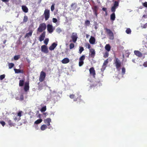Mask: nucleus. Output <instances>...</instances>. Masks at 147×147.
<instances>
[{
	"label": "nucleus",
	"mask_w": 147,
	"mask_h": 147,
	"mask_svg": "<svg viewBox=\"0 0 147 147\" xmlns=\"http://www.w3.org/2000/svg\"><path fill=\"white\" fill-rule=\"evenodd\" d=\"M5 76V75L4 74L1 75L0 76V79L1 80H2L4 79Z\"/></svg>",
	"instance_id": "c03bdc74"
},
{
	"label": "nucleus",
	"mask_w": 147,
	"mask_h": 147,
	"mask_svg": "<svg viewBox=\"0 0 147 147\" xmlns=\"http://www.w3.org/2000/svg\"><path fill=\"white\" fill-rule=\"evenodd\" d=\"M146 39H147V38H146Z\"/></svg>",
	"instance_id": "69168bd1"
},
{
	"label": "nucleus",
	"mask_w": 147,
	"mask_h": 147,
	"mask_svg": "<svg viewBox=\"0 0 147 147\" xmlns=\"http://www.w3.org/2000/svg\"><path fill=\"white\" fill-rule=\"evenodd\" d=\"M85 24L86 25L88 26L90 24V22L88 20H87L85 22Z\"/></svg>",
	"instance_id": "09e8293b"
},
{
	"label": "nucleus",
	"mask_w": 147,
	"mask_h": 147,
	"mask_svg": "<svg viewBox=\"0 0 147 147\" xmlns=\"http://www.w3.org/2000/svg\"><path fill=\"white\" fill-rule=\"evenodd\" d=\"M106 30L107 33L109 34H110L112 32L109 29L106 28Z\"/></svg>",
	"instance_id": "37998d69"
},
{
	"label": "nucleus",
	"mask_w": 147,
	"mask_h": 147,
	"mask_svg": "<svg viewBox=\"0 0 147 147\" xmlns=\"http://www.w3.org/2000/svg\"><path fill=\"white\" fill-rule=\"evenodd\" d=\"M85 59L84 55H83L79 58V65L80 66H81L84 64V60Z\"/></svg>",
	"instance_id": "20e7f679"
},
{
	"label": "nucleus",
	"mask_w": 147,
	"mask_h": 147,
	"mask_svg": "<svg viewBox=\"0 0 147 147\" xmlns=\"http://www.w3.org/2000/svg\"><path fill=\"white\" fill-rule=\"evenodd\" d=\"M5 43V41H4V43Z\"/></svg>",
	"instance_id": "e2e57ef3"
},
{
	"label": "nucleus",
	"mask_w": 147,
	"mask_h": 147,
	"mask_svg": "<svg viewBox=\"0 0 147 147\" xmlns=\"http://www.w3.org/2000/svg\"><path fill=\"white\" fill-rule=\"evenodd\" d=\"M109 38L113 40L114 38L113 34L112 32L110 34H109Z\"/></svg>",
	"instance_id": "c85d7f7f"
},
{
	"label": "nucleus",
	"mask_w": 147,
	"mask_h": 147,
	"mask_svg": "<svg viewBox=\"0 0 147 147\" xmlns=\"http://www.w3.org/2000/svg\"><path fill=\"white\" fill-rule=\"evenodd\" d=\"M131 30L129 28L127 29L126 30V32L127 34H130L131 33Z\"/></svg>",
	"instance_id": "473e14b6"
},
{
	"label": "nucleus",
	"mask_w": 147,
	"mask_h": 147,
	"mask_svg": "<svg viewBox=\"0 0 147 147\" xmlns=\"http://www.w3.org/2000/svg\"><path fill=\"white\" fill-rule=\"evenodd\" d=\"M143 5L145 7H147V2H146L145 3H143Z\"/></svg>",
	"instance_id": "8fccbe9b"
},
{
	"label": "nucleus",
	"mask_w": 147,
	"mask_h": 147,
	"mask_svg": "<svg viewBox=\"0 0 147 147\" xmlns=\"http://www.w3.org/2000/svg\"><path fill=\"white\" fill-rule=\"evenodd\" d=\"M46 110V106H44L43 107H42V109H41L40 111L42 112L45 111Z\"/></svg>",
	"instance_id": "72a5a7b5"
},
{
	"label": "nucleus",
	"mask_w": 147,
	"mask_h": 147,
	"mask_svg": "<svg viewBox=\"0 0 147 147\" xmlns=\"http://www.w3.org/2000/svg\"><path fill=\"white\" fill-rule=\"evenodd\" d=\"M74 47V44L73 43H71L70 44L69 48L70 49L73 48Z\"/></svg>",
	"instance_id": "f704fd0d"
},
{
	"label": "nucleus",
	"mask_w": 147,
	"mask_h": 147,
	"mask_svg": "<svg viewBox=\"0 0 147 147\" xmlns=\"http://www.w3.org/2000/svg\"><path fill=\"white\" fill-rule=\"evenodd\" d=\"M54 9V5L53 4L51 6V10L53 11Z\"/></svg>",
	"instance_id": "a18cd8bd"
},
{
	"label": "nucleus",
	"mask_w": 147,
	"mask_h": 147,
	"mask_svg": "<svg viewBox=\"0 0 147 147\" xmlns=\"http://www.w3.org/2000/svg\"><path fill=\"white\" fill-rule=\"evenodd\" d=\"M69 97L71 98H74L75 97V96L74 94H72L70 95Z\"/></svg>",
	"instance_id": "49530a36"
},
{
	"label": "nucleus",
	"mask_w": 147,
	"mask_h": 147,
	"mask_svg": "<svg viewBox=\"0 0 147 147\" xmlns=\"http://www.w3.org/2000/svg\"><path fill=\"white\" fill-rule=\"evenodd\" d=\"M42 121V120L41 119H38L35 121L34 123L36 124H38L41 123Z\"/></svg>",
	"instance_id": "b1692460"
},
{
	"label": "nucleus",
	"mask_w": 147,
	"mask_h": 147,
	"mask_svg": "<svg viewBox=\"0 0 147 147\" xmlns=\"http://www.w3.org/2000/svg\"><path fill=\"white\" fill-rule=\"evenodd\" d=\"M24 81L23 80H20L19 82V86H23L24 84Z\"/></svg>",
	"instance_id": "7c9ffc66"
},
{
	"label": "nucleus",
	"mask_w": 147,
	"mask_h": 147,
	"mask_svg": "<svg viewBox=\"0 0 147 147\" xmlns=\"http://www.w3.org/2000/svg\"><path fill=\"white\" fill-rule=\"evenodd\" d=\"M45 16V20H47L50 17V11L49 10L46 9L44 13Z\"/></svg>",
	"instance_id": "f257e3e1"
},
{
	"label": "nucleus",
	"mask_w": 147,
	"mask_h": 147,
	"mask_svg": "<svg viewBox=\"0 0 147 147\" xmlns=\"http://www.w3.org/2000/svg\"><path fill=\"white\" fill-rule=\"evenodd\" d=\"M89 42L92 45H94L95 44L96 39L95 38L92 36H91L89 39Z\"/></svg>",
	"instance_id": "9d476101"
},
{
	"label": "nucleus",
	"mask_w": 147,
	"mask_h": 147,
	"mask_svg": "<svg viewBox=\"0 0 147 147\" xmlns=\"http://www.w3.org/2000/svg\"><path fill=\"white\" fill-rule=\"evenodd\" d=\"M89 55L91 57H94L95 54V51L93 49H90Z\"/></svg>",
	"instance_id": "1a4fd4ad"
},
{
	"label": "nucleus",
	"mask_w": 147,
	"mask_h": 147,
	"mask_svg": "<svg viewBox=\"0 0 147 147\" xmlns=\"http://www.w3.org/2000/svg\"><path fill=\"white\" fill-rule=\"evenodd\" d=\"M51 119L50 118H48L44 120V123L47 126H49L50 125V123L51 122Z\"/></svg>",
	"instance_id": "6e6552de"
},
{
	"label": "nucleus",
	"mask_w": 147,
	"mask_h": 147,
	"mask_svg": "<svg viewBox=\"0 0 147 147\" xmlns=\"http://www.w3.org/2000/svg\"><path fill=\"white\" fill-rule=\"evenodd\" d=\"M111 47L109 44H107L105 47V49L107 51L109 52L110 50Z\"/></svg>",
	"instance_id": "4be33fe9"
},
{
	"label": "nucleus",
	"mask_w": 147,
	"mask_h": 147,
	"mask_svg": "<svg viewBox=\"0 0 147 147\" xmlns=\"http://www.w3.org/2000/svg\"><path fill=\"white\" fill-rule=\"evenodd\" d=\"M1 1L4 2H8L9 1V0H1Z\"/></svg>",
	"instance_id": "6e6d98bb"
},
{
	"label": "nucleus",
	"mask_w": 147,
	"mask_h": 147,
	"mask_svg": "<svg viewBox=\"0 0 147 147\" xmlns=\"http://www.w3.org/2000/svg\"><path fill=\"white\" fill-rule=\"evenodd\" d=\"M108 63L107 59L103 63L102 65V68L101 69V70L102 71H104L106 67V65Z\"/></svg>",
	"instance_id": "dca6fc26"
},
{
	"label": "nucleus",
	"mask_w": 147,
	"mask_h": 147,
	"mask_svg": "<svg viewBox=\"0 0 147 147\" xmlns=\"http://www.w3.org/2000/svg\"><path fill=\"white\" fill-rule=\"evenodd\" d=\"M22 8L23 11L25 13H26L28 12V7L25 5H22Z\"/></svg>",
	"instance_id": "f3484780"
},
{
	"label": "nucleus",
	"mask_w": 147,
	"mask_h": 147,
	"mask_svg": "<svg viewBox=\"0 0 147 147\" xmlns=\"http://www.w3.org/2000/svg\"><path fill=\"white\" fill-rule=\"evenodd\" d=\"M122 72L124 74L125 72V69L124 68H123L122 69Z\"/></svg>",
	"instance_id": "864d4df0"
},
{
	"label": "nucleus",
	"mask_w": 147,
	"mask_h": 147,
	"mask_svg": "<svg viewBox=\"0 0 147 147\" xmlns=\"http://www.w3.org/2000/svg\"><path fill=\"white\" fill-rule=\"evenodd\" d=\"M86 38H88V37H89V36H90V35H89L88 34H86Z\"/></svg>",
	"instance_id": "13d9d810"
},
{
	"label": "nucleus",
	"mask_w": 147,
	"mask_h": 147,
	"mask_svg": "<svg viewBox=\"0 0 147 147\" xmlns=\"http://www.w3.org/2000/svg\"><path fill=\"white\" fill-rule=\"evenodd\" d=\"M13 119L15 121H18L20 120L21 119V118H20V117H18V116L17 115L16 116H15L13 118Z\"/></svg>",
	"instance_id": "cd10ccee"
},
{
	"label": "nucleus",
	"mask_w": 147,
	"mask_h": 147,
	"mask_svg": "<svg viewBox=\"0 0 147 147\" xmlns=\"http://www.w3.org/2000/svg\"><path fill=\"white\" fill-rule=\"evenodd\" d=\"M106 15H107V12L106 11Z\"/></svg>",
	"instance_id": "680f3d73"
},
{
	"label": "nucleus",
	"mask_w": 147,
	"mask_h": 147,
	"mask_svg": "<svg viewBox=\"0 0 147 147\" xmlns=\"http://www.w3.org/2000/svg\"><path fill=\"white\" fill-rule=\"evenodd\" d=\"M84 50V48L83 47H80L79 50V53L81 54Z\"/></svg>",
	"instance_id": "ea45409f"
},
{
	"label": "nucleus",
	"mask_w": 147,
	"mask_h": 147,
	"mask_svg": "<svg viewBox=\"0 0 147 147\" xmlns=\"http://www.w3.org/2000/svg\"><path fill=\"white\" fill-rule=\"evenodd\" d=\"M90 74L94 77L95 75V72L93 67H92L89 70Z\"/></svg>",
	"instance_id": "f8f14e48"
},
{
	"label": "nucleus",
	"mask_w": 147,
	"mask_h": 147,
	"mask_svg": "<svg viewBox=\"0 0 147 147\" xmlns=\"http://www.w3.org/2000/svg\"><path fill=\"white\" fill-rule=\"evenodd\" d=\"M143 28H145L147 27V23L145 24L143 26H142Z\"/></svg>",
	"instance_id": "3c124183"
},
{
	"label": "nucleus",
	"mask_w": 147,
	"mask_h": 147,
	"mask_svg": "<svg viewBox=\"0 0 147 147\" xmlns=\"http://www.w3.org/2000/svg\"><path fill=\"white\" fill-rule=\"evenodd\" d=\"M134 53L138 57H140L142 56V53L138 51H134Z\"/></svg>",
	"instance_id": "412c9836"
},
{
	"label": "nucleus",
	"mask_w": 147,
	"mask_h": 147,
	"mask_svg": "<svg viewBox=\"0 0 147 147\" xmlns=\"http://www.w3.org/2000/svg\"><path fill=\"white\" fill-rule=\"evenodd\" d=\"M69 62V59L67 58H65L61 61V62L63 64H66Z\"/></svg>",
	"instance_id": "2eb2a0df"
},
{
	"label": "nucleus",
	"mask_w": 147,
	"mask_h": 147,
	"mask_svg": "<svg viewBox=\"0 0 147 147\" xmlns=\"http://www.w3.org/2000/svg\"><path fill=\"white\" fill-rule=\"evenodd\" d=\"M22 113L23 112L22 111H20L18 113L17 115L18 117H20H20L22 116Z\"/></svg>",
	"instance_id": "2f4dec72"
},
{
	"label": "nucleus",
	"mask_w": 147,
	"mask_h": 147,
	"mask_svg": "<svg viewBox=\"0 0 147 147\" xmlns=\"http://www.w3.org/2000/svg\"><path fill=\"white\" fill-rule=\"evenodd\" d=\"M105 54L107 55V56H108V53H107L106 52L105 53Z\"/></svg>",
	"instance_id": "bf43d9fd"
},
{
	"label": "nucleus",
	"mask_w": 147,
	"mask_h": 147,
	"mask_svg": "<svg viewBox=\"0 0 147 147\" xmlns=\"http://www.w3.org/2000/svg\"><path fill=\"white\" fill-rule=\"evenodd\" d=\"M32 31H31L29 32L26 33L25 35V37L28 38L29 37L31 36L32 34Z\"/></svg>",
	"instance_id": "5701e85b"
},
{
	"label": "nucleus",
	"mask_w": 147,
	"mask_h": 147,
	"mask_svg": "<svg viewBox=\"0 0 147 147\" xmlns=\"http://www.w3.org/2000/svg\"><path fill=\"white\" fill-rule=\"evenodd\" d=\"M49 41V39L48 38H46L45 39L44 41V43L46 45H47L48 44V42Z\"/></svg>",
	"instance_id": "4c0bfd02"
},
{
	"label": "nucleus",
	"mask_w": 147,
	"mask_h": 147,
	"mask_svg": "<svg viewBox=\"0 0 147 147\" xmlns=\"http://www.w3.org/2000/svg\"><path fill=\"white\" fill-rule=\"evenodd\" d=\"M45 32H43L40 36L39 38V40L40 41H42L44 39L45 37Z\"/></svg>",
	"instance_id": "a211bd4d"
},
{
	"label": "nucleus",
	"mask_w": 147,
	"mask_h": 147,
	"mask_svg": "<svg viewBox=\"0 0 147 147\" xmlns=\"http://www.w3.org/2000/svg\"><path fill=\"white\" fill-rule=\"evenodd\" d=\"M118 5L119 3L118 2L116 1H115L113 6L111 8V10L112 11L114 12L115 11L116 9L118 6Z\"/></svg>",
	"instance_id": "0eeeda50"
},
{
	"label": "nucleus",
	"mask_w": 147,
	"mask_h": 147,
	"mask_svg": "<svg viewBox=\"0 0 147 147\" xmlns=\"http://www.w3.org/2000/svg\"><path fill=\"white\" fill-rule=\"evenodd\" d=\"M86 48L88 49L89 50L90 49H91L90 48V45L89 43H87L86 45Z\"/></svg>",
	"instance_id": "a19ab883"
},
{
	"label": "nucleus",
	"mask_w": 147,
	"mask_h": 147,
	"mask_svg": "<svg viewBox=\"0 0 147 147\" xmlns=\"http://www.w3.org/2000/svg\"><path fill=\"white\" fill-rule=\"evenodd\" d=\"M0 123L1 124V125L3 126H4L5 124V122L3 121H0Z\"/></svg>",
	"instance_id": "de8ad7c7"
},
{
	"label": "nucleus",
	"mask_w": 147,
	"mask_h": 147,
	"mask_svg": "<svg viewBox=\"0 0 147 147\" xmlns=\"http://www.w3.org/2000/svg\"><path fill=\"white\" fill-rule=\"evenodd\" d=\"M57 45V43L55 42L53 43L49 47V49L50 51L53 50L54 49Z\"/></svg>",
	"instance_id": "9b49d317"
},
{
	"label": "nucleus",
	"mask_w": 147,
	"mask_h": 147,
	"mask_svg": "<svg viewBox=\"0 0 147 147\" xmlns=\"http://www.w3.org/2000/svg\"><path fill=\"white\" fill-rule=\"evenodd\" d=\"M20 58V55H17L13 57V59H12V61H13V59L15 60H18Z\"/></svg>",
	"instance_id": "a878e982"
},
{
	"label": "nucleus",
	"mask_w": 147,
	"mask_h": 147,
	"mask_svg": "<svg viewBox=\"0 0 147 147\" xmlns=\"http://www.w3.org/2000/svg\"><path fill=\"white\" fill-rule=\"evenodd\" d=\"M145 67H147V62H145L143 65Z\"/></svg>",
	"instance_id": "5fc2aeb1"
},
{
	"label": "nucleus",
	"mask_w": 147,
	"mask_h": 147,
	"mask_svg": "<svg viewBox=\"0 0 147 147\" xmlns=\"http://www.w3.org/2000/svg\"><path fill=\"white\" fill-rule=\"evenodd\" d=\"M111 20L112 21L115 20V13H114L111 15Z\"/></svg>",
	"instance_id": "393cba45"
},
{
	"label": "nucleus",
	"mask_w": 147,
	"mask_h": 147,
	"mask_svg": "<svg viewBox=\"0 0 147 147\" xmlns=\"http://www.w3.org/2000/svg\"><path fill=\"white\" fill-rule=\"evenodd\" d=\"M9 125L11 126H14V124L12 123L11 120H9L8 121Z\"/></svg>",
	"instance_id": "c756f323"
},
{
	"label": "nucleus",
	"mask_w": 147,
	"mask_h": 147,
	"mask_svg": "<svg viewBox=\"0 0 147 147\" xmlns=\"http://www.w3.org/2000/svg\"><path fill=\"white\" fill-rule=\"evenodd\" d=\"M16 99H17L20 100H22L23 99V96L21 95L20 96V97H16Z\"/></svg>",
	"instance_id": "58836bf2"
},
{
	"label": "nucleus",
	"mask_w": 147,
	"mask_h": 147,
	"mask_svg": "<svg viewBox=\"0 0 147 147\" xmlns=\"http://www.w3.org/2000/svg\"><path fill=\"white\" fill-rule=\"evenodd\" d=\"M14 70L16 73H20L21 72V70L19 69H14Z\"/></svg>",
	"instance_id": "e433bc0d"
},
{
	"label": "nucleus",
	"mask_w": 147,
	"mask_h": 147,
	"mask_svg": "<svg viewBox=\"0 0 147 147\" xmlns=\"http://www.w3.org/2000/svg\"><path fill=\"white\" fill-rule=\"evenodd\" d=\"M41 49L42 52L47 53H48V50L47 46L45 45H43L41 47Z\"/></svg>",
	"instance_id": "39448f33"
},
{
	"label": "nucleus",
	"mask_w": 147,
	"mask_h": 147,
	"mask_svg": "<svg viewBox=\"0 0 147 147\" xmlns=\"http://www.w3.org/2000/svg\"><path fill=\"white\" fill-rule=\"evenodd\" d=\"M115 64L116 67L117 69H118L121 66V63L119 60L117 59H116Z\"/></svg>",
	"instance_id": "4468645a"
},
{
	"label": "nucleus",
	"mask_w": 147,
	"mask_h": 147,
	"mask_svg": "<svg viewBox=\"0 0 147 147\" xmlns=\"http://www.w3.org/2000/svg\"><path fill=\"white\" fill-rule=\"evenodd\" d=\"M46 28V25L45 23L41 24L38 28V31L41 32L43 30H45Z\"/></svg>",
	"instance_id": "f03ea898"
},
{
	"label": "nucleus",
	"mask_w": 147,
	"mask_h": 147,
	"mask_svg": "<svg viewBox=\"0 0 147 147\" xmlns=\"http://www.w3.org/2000/svg\"><path fill=\"white\" fill-rule=\"evenodd\" d=\"M47 128V125L45 124L42 125L40 127V129L42 131H44Z\"/></svg>",
	"instance_id": "aec40b11"
},
{
	"label": "nucleus",
	"mask_w": 147,
	"mask_h": 147,
	"mask_svg": "<svg viewBox=\"0 0 147 147\" xmlns=\"http://www.w3.org/2000/svg\"><path fill=\"white\" fill-rule=\"evenodd\" d=\"M46 74L43 71H42L40 74L39 80L40 82L43 81L45 77Z\"/></svg>",
	"instance_id": "7ed1b4c3"
},
{
	"label": "nucleus",
	"mask_w": 147,
	"mask_h": 147,
	"mask_svg": "<svg viewBox=\"0 0 147 147\" xmlns=\"http://www.w3.org/2000/svg\"><path fill=\"white\" fill-rule=\"evenodd\" d=\"M55 28H53V26L52 25L48 24L47 26V29L48 31L50 33H52Z\"/></svg>",
	"instance_id": "423d86ee"
},
{
	"label": "nucleus",
	"mask_w": 147,
	"mask_h": 147,
	"mask_svg": "<svg viewBox=\"0 0 147 147\" xmlns=\"http://www.w3.org/2000/svg\"><path fill=\"white\" fill-rule=\"evenodd\" d=\"M95 29H97V27L96 26H95Z\"/></svg>",
	"instance_id": "052dcab7"
},
{
	"label": "nucleus",
	"mask_w": 147,
	"mask_h": 147,
	"mask_svg": "<svg viewBox=\"0 0 147 147\" xmlns=\"http://www.w3.org/2000/svg\"><path fill=\"white\" fill-rule=\"evenodd\" d=\"M102 9L103 11H106V8H103Z\"/></svg>",
	"instance_id": "4d7b16f0"
},
{
	"label": "nucleus",
	"mask_w": 147,
	"mask_h": 147,
	"mask_svg": "<svg viewBox=\"0 0 147 147\" xmlns=\"http://www.w3.org/2000/svg\"><path fill=\"white\" fill-rule=\"evenodd\" d=\"M9 68L11 69L12 68L14 65V64L13 63H8Z\"/></svg>",
	"instance_id": "bb28decb"
},
{
	"label": "nucleus",
	"mask_w": 147,
	"mask_h": 147,
	"mask_svg": "<svg viewBox=\"0 0 147 147\" xmlns=\"http://www.w3.org/2000/svg\"><path fill=\"white\" fill-rule=\"evenodd\" d=\"M56 31L58 33H59L61 32V30L60 28H58L56 29Z\"/></svg>",
	"instance_id": "79ce46f5"
},
{
	"label": "nucleus",
	"mask_w": 147,
	"mask_h": 147,
	"mask_svg": "<svg viewBox=\"0 0 147 147\" xmlns=\"http://www.w3.org/2000/svg\"><path fill=\"white\" fill-rule=\"evenodd\" d=\"M28 17L27 16H25L24 17L23 21L24 22H26L27 21Z\"/></svg>",
	"instance_id": "c9c22d12"
},
{
	"label": "nucleus",
	"mask_w": 147,
	"mask_h": 147,
	"mask_svg": "<svg viewBox=\"0 0 147 147\" xmlns=\"http://www.w3.org/2000/svg\"><path fill=\"white\" fill-rule=\"evenodd\" d=\"M43 114H44V115H45L46 114H45V113H43Z\"/></svg>",
	"instance_id": "0e129e2a"
},
{
	"label": "nucleus",
	"mask_w": 147,
	"mask_h": 147,
	"mask_svg": "<svg viewBox=\"0 0 147 147\" xmlns=\"http://www.w3.org/2000/svg\"><path fill=\"white\" fill-rule=\"evenodd\" d=\"M53 21L54 23H56L57 22V20L55 18H53Z\"/></svg>",
	"instance_id": "603ef678"
},
{
	"label": "nucleus",
	"mask_w": 147,
	"mask_h": 147,
	"mask_svg": "<svg viewBox=\"0 0 147 147\" xmlns=\"http://www.w3.org/2000/svg\"><path fill=\"white\" fill-rule=\"evenodd\" d=\"M71 38L74 42H75L77 38V35L76 34L73 33L71 36Z\"/></svg>",
	"instance_id": "ddd939ff"
},
{
	"label": "nucleus",
	"mask_w": 147,
	"mask_h": 147,
	"mask_svg": "<svg viewBox=\"0 0 147 147\" xmlns=\"http://www.w3.org/2000/svg\"><path fill=\"white\" fill-rule=\"evenodd\" d=\"M29 89V82H26L24 86V90L25 91H27Z\"/></svg>",
	"instance_id": "6ab92c4d"
}]
</instances>
